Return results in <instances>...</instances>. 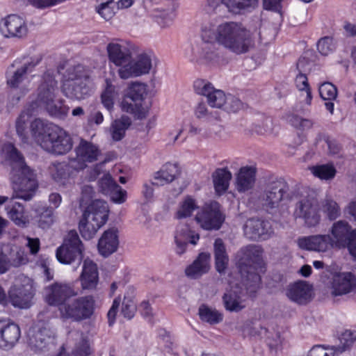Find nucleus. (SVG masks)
Wrapping results in <instances>:
<instances>
[{
	"label": "nucleus",
	"instance_id": "obj_1",
	"mask_svg": "<svg viewBox=\"0 0 356 356\" xmlns=\"http://www.w3.org/2000/svg\"><path fill=\"white\" fill-rule=\"evenodd\" d=\"M202 40L193 46L192 51L197 60L211 62L219 56L215 38L219 44L237 55L248 52L254 45V33L240 22H229L220 24L216 33L210 28L202 29Z\"/></svg>",
	"mask_w": 356,
	"mask_h": 356
},
{
	"label": "nucleus",
	"instance_id": "obj_2",
	"mask_svg": "<svg viewBox=\"0 0 356 356\" xmlns=\"http://www.w3.org/2000/svg\"><path fill=\"white\" fill-rule=\"evenodd\" d=\"M1 150L10 161V179L14 190L13 197L6 205V210L9 218L16 225L26 227L29 220L24 213V206L14 200L29 201L33 198L38 188L36 174L26 165L24 157L12 143L3 144Z\"/></svg>",
	"mask_w": 356,
	"mask_h": 356
},
{
	"label": "nucleus",
	"instance_id": "obj_3",
	"mask_svg": "<svg viewBox=\"0 0 356 356\" xmlns=\"http://www.w3.org/2000/svg\"><path fill=\"white\" fill-rule=\"evenodd\" d=\"M263 253V248L254 244L244 246L237 252L240 272L244 277V285L250 295L254 293L260 286L261 277L258 270L262 272L264 268Z\"/></svg>",
	"mask_w": 356,
	"mask_h": 356
},
{
	"label": "nucleus",
	"instance_id": "obj_4",
	"mask_svg": "<svg viewBox=\"0 0 356 356\" xmlns=\"http://www.w3.org/2000/svg\"><path fill=\"white\" fill-rule=\"evenodd\" d=\"M58 92V88L57 81L54 79V72L47 70L44 72L42 81L38 88L37 102L30 105L29 107L33 110L34 106L38 104L52 116L65 117L70 108L64 104L63 100L56 99Z\"/></svg>",
	"mask_w": 356,
	"mask_h": 356
},
{
	"label": "nucleus",
	"instance_id": "obj_5",
	"mask_svg": "<svg viewBox=\"0 0 356 356\" xmlns=\"http://www.w3.org/2000/svg\"><path fill=\"white\" fill-rule=\"evenodd\" d=\"M292 199L289 185L281 177L270 179L258 197L264 210L270 213L276 211L284 202Z\"/></svg>",
	"mask_w": 356,
	"mask_h": 356
},
{
	"label": "nucleus",
	"instance_id": "obj_6",
	"mask_svg": "<svg viewBox=\"0 0 356 356\" xmlns=\"http://www.w3.org/2000/svg\"><path fill=\"white\" fill-rule=\"evenodd\" d=\"M65 97L71 99L81 100L91 95L92 88L89 76L81 65H76L67 70L62 86Z\"/></svg>",
	"mask_w": 356,
	"mask_h": 356
},
{
	"label": "nucleus",
	"instance_id": "obj_7",
	"mask_svg": "<svg viewBox=\"0 0 356 356\" xmlns=\"http://www.w3.org/2000/svg\"><path fill=\"white\" fill-rule=\"evenodd\" d=\"M108 208L105 201L97 200L83 210L79 229L82 237L86 240L94 237L99 229L107 221Z\"/></svg>",
	"mask_w": 356,
	"mask_h": 356
},
{
	"label": "nucleus",
	"instance_id": "obj_8",
	"mask_svg": "<svg viewBox=\"0 0 356 356\" xmlns=\"http://www.w3.org/2000/svg\"><path fill=\"white\" fill-rule=\"evenodd\" d=\"M42 58L37 56L31 58V60H25L23 63L15 61L8 68L7 83L11 87L9 95L10 102L14 105L17 104L24 93V90L18 88L26 78V73L31 71L33 67L40 63Z\"/></svg>",
	"mask_w": 356,
	"mask_h": 356
},
{
	"label": "nucleus",
	"instance_id": "obj_9",
	"mask_svg": "<svg viewBox=\"0 0 356 356\" xmlns=\"http://www.w3.org/2000/svg\"><path fill=\"white\" fill-rule=\"evenodd\" d=\"M84 246L77 232L70 231L64 238L63 244L56 252L58 261L63 264H74L76 268L83 259Z\"/></svg>",
	"mask_w": 356,
	"mask_h": 356
},
{
	"label": "nucleus",
	"instance_id": "obj_10",
	"mask_svg": "<svg viewBox=\"0 0 356 356\" xmlns=\"http://www.w3.org/2000/svg\"><path fill=\"white\" fill-rule=\"evenodd\" d=\"M32 280L24 275L19 276L8 292V303L14 307L26 309L32 305L33 298Z\"/></svg>",
	"mask_w": 356,
	"mask_h": 356
},
{
	"label": "nucleus",
	"instance_id": "obj_11",
	"mask_svg": "<svg viewBox=\"0 0 356 356\" xmlns=\"http://www.w3.org/2000/svg\"><path fill=\"white\" fill-rule=\"evenodd\" d=\"M95 300L90 296L80 297L68 301L60 308L61 318L81 321L89 318L94 312Z\"/></svg>",
	"mask_w": 356,
	"mask_h": 356
},
{
	"label": "nucleus",
	"instance_id": "obj_12",
	"mask_svg": "<svg viewBox=\"0 0 356 356\" xmlns=\"http://www.w3.org/2000/svg\"><path fill=\"white\" fill-rule=\"evenodd\" d=\"M147 95V86L136 82L129 87V92L121 103L122 110L134 114L138 118H143L146 113V109L143 106V102Z\"/></svg>",
	"mask_w": 356,
	"mask_h": 356
},
{
	"label": "nucleus",
	"instance_id": "obj_13",
	"mask_svg": "<svg viewBox=\"0 0 356 356\" xmlns=\"http://www.w3.org/2000/svg\"><path fill=\"white\" fill-rule=\"evenodd\" d=\"M75 156L70 159V165L74 170L79 171L85 169L88 163L99 159L102 152L93 143L81 138L74 149Z\"/></svg>",
	"mask_w": 356,
	"mask_h": 356
},
{
	"label": "nucleus",
	"instance_id": "obj_14",
	"mask_svg": "<svg viewBox=\"0 0 356 356\" xmlns=\"http://www.w3.org/2000/svg\"><path fill=\"white\" fill-rule=\"evenodd\" d=\"M195 220L204 229L218 230L224 222L225 217L220 211V204L216 201H212L202 207L197 213Z\"/></svg>",
	"mask_w": 356,
	"mask_h": 356
},
{
	"label": "nucleus",
	"instance_id": "obj_15",
	"mask_svg": "<svg viewBox=\"0 0 356 356\" xmlns=\"http://www.w3.org/2000/svg\"><path fill=\"white\" fill-rule=\"evenodd\" d=\"M55 334L47 325H36L29 330L28 344L35 353L49 350L54 344Z\"/></svg>",
	"mask_w": 356,
	"mask_h": 356
},
{
	"label": "nucleus",
	"instance_id": "obj_16",
	"mask_svg": "<svg viewBox=\"0 0 356 356\" xmlns=\"http://www.w3.org/2000/svg\"><path fill=\"white\" fill-rule=\"evenodd\" d=\"M293 216L296 219H302L305 226L316 227L321 220L317 201L308 196L300 197L296 203Z\"/></svg>",
	"mask_w": 356,
	"mask_h": 356
},
{
	"label": "nucleus",
	"instance_id": "obj_17",
	"mask_svg": "<svg viewBox=\"0 0 356 356\" xmlns=\"http://www.w3.org/2000/svg\"><path fill=\"white\" fill-rule=\"evenodd\" d=\"M42 149L47 152L57 155L67 154L72 148V140L63 129L56 126Z\"/></svg>",
	"mask_w": 356,
	"mask_h": 356
},
{
	"label": "nucleus",
	"instance_id": "obj_18",
	"mask_svg": "<svg viewBox=\"0 0 356 356\" xmlns=\"http://www.w3.org/2000/svg\"><path fill=\"white\" fill-rule=\"evenodd\" d=\"M0 32L6 38H24L28 34L26 19L18 15H8L0 21Z\"/></svg>",
	"mask_w": 356,
	"mask_h": 356
},
{
	"label": "nucleus",
	"instance_id": "obj_19",
	"mask_svg": "<svg viewBox=\"0 0 356 356\" xmlns=\"http://www.w3.org/2000/svg\"><path fill=\"white\" fill-rule=\"evenodd\" d=\"M331 294L334 296L356 293V275L351 272H337L330 281Z\"/></svg>",
	"mask_w": 356,
	"mask_h": 356
},
{
	"label": "nucleus",
	"instance_id": "obj_20",
	"mask_svg": "<svg viewBox=\"0 0 356 356\" xmlns=\"http://www.w3.org/2000/svg\"><path fill=\"white\" fill-rule=\"evenodd\" d=\"M152 66L150 56L146 53H142L134 59L131 58L128 65L123 68H119L118 72L121 79H127L148 74Z\"/></svg>",
	"mask_w": 356,
	"mask_h": 356
},
{
	"label": "nucleus",
	"instance_id": "obj_21",
	"mask_svg": "<svg viewBox=\"0 0 356 356\" xmlns=\"http://www.w3.org/2000/svg\"><path fill=\"white\" fill-rule=\"evenodd\" d=\"M197 94L207 97L208 104L213 108H222L226 104L227 95L222 90L216 89L209 81L197 79L194 82Z\"/></svg>",
	"mask_w": 356,
	"mask_h": 356
},
{
	"label": "nucleus",
	"instance_id": "obj_22",
	"mask_svg": "<svg viewBox=\"0 0 356 356\" xmlns=\"http://www.w3.org/2000/svg\"><path fill=\"white\" fill-rule=\"evenodd\" d=\"M47 301L49 305L58 306L59 309L68 303V299L76 296L77 293L67 284L55 283L47 288Z\"/></svg>",
	"mask_w": 356,
	"mask_h": 356
},
{
	"label": "nucleus",
	"instance_id": "obj_23",
	"mask_svg": "<svg viewBox=\"0 0 356 356\" xmlns=\"http://www.w3.org/2000/svg\"><path fill=\"white\" fill-rule=\"evenodd\" d=\"M246 294L238 284L231 286L224 293L222 300L225 309L231 312H238L245 307Z\"/></svg>",
	"mask_w": 356,
	"mask_h": 356
},
{
	"label": "nucleus",
	"instance_id": "obj_24",
	"mask_svg": "<svg viewBox=\"0 0 356 356\" xmlns=\"http://www.w3.org/2000/svg\"><path fill=\"white\" fill-rule=\"evenodd\" d=\"M244 234L250 240L256 241L259 238L266 240L273 233L270 222L257 218H251L246 221Z\"/></svg>",
	"mask_w": 356,
	"mask_h": 356
},
{
	"label": "nucleus",
	"instance_id": "obj_25",
	"mask_svg": "<svg viewBox=\"0 0 356 356\" xmlns=\"http://www.w3.org/2000/svg\"><path fill=\"white\" fill-rule=\"evenodd\" d=\"M21 330L17 324L0 319V348L10 350L18 342Z\"/></svg>",
	"mask_w": 356,
	"mask_h": 356
},
{
	"label": "nucleus",
	"instance_id": "obj_26",
	"mask_svg": "<svg viewBox=\"0 0 356 356\" xmlns=\"http://www.w3.org/2000/svg\"><path fill=\"white\" fill-rule=\"evenodd\" d=\"M175 252L182 255L186 252L188 244L196 245L200 239L198 234L191 229L188 225H178L175 233Z\"/></svg>",
	"mask_w": 356,
	"mask_h": 356
},
{
	"label": "nucleus",
	"instance_id": "obj_27",
	"mask_svg": "<svg viewBox=\"0 0 356 356\" xmlns=\"http://www.w3.org/2000/svg\"><path fill=\"white\" fill-rule=\"evenodd\" d=\"M354 229L346 220L334 222L330 229L331 241L334 248H345Z\"/></svg>",
	"mask_w": 356,
	"mask_h": 356
},
{
	"label": "nucleus",
	"instance_id": "obj_28",
	"mask_svg": "<svg viewBox=\"0 0 356 356\" xmlns=\"http://www.w3.org/2000/svg\"><path fill=\"white\" fill-rule=\"evenodd\" d=\"M298 243L302 249L316 252H326L334 248L329 234H316L300 238Z\"/></svg>",
	"mask_w": 356,
	"mask_h": 356
},
{
	"label": "nucleus",
	"instance_id": "obj_29",
	"mask_svg": "<svg viewBox=\"0 0 356 356\" xmlns=\"http://www.w3.org/2000/svg\"><path fill=\"white\" fill-rule=\"evenodd\" d=\"M119 246V232L115 227L104 231L99 238L97 249L101 255L107 257L115 252Z\"/></svg>",
	"mask_w": 356,
	"mask_h": 356
},
{
	"label": "nucleus",
	"instance_id": "obj_30",
	"mask_svg": "<svg viewBox=\"0 0 356 356\" xmlns=\"http://www.w3.org/2000/svg\"><path fill=\"white\" fill-rule=\"evenodd\" d=\"M207 2L213 10L223 4L230 12L238 14L254 9L257 6L258 0H208Z\"/></svg>",
	"mask_w": 356,
	"mask_h": 356
},
{
	"label": "nucleus",
	"instance_id": "obj_31",
	"mask_svg": "<svg viewBox=\"0 0 356 356\" xmlns=\"http://www.w3.org/2000/svg\"><path fill=\"white\" fill-rule=\"evenodd\" d=\"M287 296L293 302L305 305L312 298V286L306 281H298L289 286Z\"/></svg>",
	"mask_w": 356,
	"mask_h": 356
},
{
	"label": "nucleus",
	"instance_id": "obj_32",
	"mask_svg": "<svg viewBox=\"0 0 356 356\" xmlns=\"http://www.w3.org/2000/svg\"><path fill=\"white\" fill-rule=\"evenodd\" d=\"M107 51L109 60L119 68L128 65L131 53L126 46L111 42L107 45Z\"/></svg>",
	"mask_w": 356,
	"mask_h": 356
},
{
	"label": "nucleus",
	"instance_id": "obj_33",
	"mask_svg": "<svg viewBox=\"0 0 356 356\" xmlns=\"http://www.w3.org/2000/svg\"><path fill=\"white\" fill-rule=\"evenodd\" d=\"M211 268V254L201 252L193 262L185 270L186 275L193 279H197L209 272Z\"/></svg>",
	"mask_w": 356,
	"mask_h": 356
},
{
	"label": "nucleus",
	"instance_id": "obj_34",
	"mask_svg": "<svg viewBox=\"0 0 356 356\" xmlns=\"http://www.w3.org/2000/svg\"><path fill=\"white\" fill-rule=\"evenodd\" d=\"M80 278L83 289L91 290L96 288L99 280L98 269L97 264L90 259L83 261Z\"/></svg>",
	"mask_w": 356,
	"mask_h": 356
},
{
	"label": "nucleus",
	"instance_id": "obj_35",
	"mask_svg": "<svg viewBox=\"0 0 356 356\" xmlns=\"http://www.w3.org/2000/svg\"><path fill=\"white\" fill-rule=\"evenodd\" d=\"M56 126L40 119H35L31 124V136L34 141L42 148L46 143L49 134Z\"/></svg>",
	"mask_w": 356,
	"mask_h": 356
},
{
	"label": "nucleus",
	"instance_id": "obj_36",
	"mask_svg": "<svg viewBox=\"0 0 356 356\" xmlns=\"http://www.w3.org/2000/svg\"><path fill=\"white\" fill-rule=\"evenodd\" d=\"M181 174V170L177 163H167L161 169L155 173L152 184L163 186L171 183Z\"/></svg>",
	"mask_w": 356,
	"mask_h": 356
},
{
	"label": "nucleus",
	"instance_id": "obj_37",
	"mask_svg": "<svg viewBox=\"0 0 356 356\" xmlns=\"http://www.w3.org/2000/svg\"><path fill=\"white\" fill-rule=\"evenodd\" d=\"M256 170L253 167H242L237 174L236 186L238 192L251 189L255 182Z\"/></svg>",
	"mask_w": 356,
	"mask_h": 356
},
{
	"label": "nucleus",
	"instance_id": "obj_38",
	"mask_svg": "<svg viewBox=\"0 0 356 356\" xmlns=\"http://www.w3.org/2000/svg\"><path fill=\"white\" fill-rule=\"evenodd\" d=\"M307 63V60L305 58H300L297 62V69L299 70L300 73L296 76L295 79V83L296 88L300 91L306 92V103L307 104H310L312 96L311 92V89L308 83L307 78L305 74H302L301 72L305 71L304 69L305 64Z\"/></svg>",
	"mask_w": 356,
	"mask_h": 356
},
{
	"label": "nucleus",
	"instance_id": "obj_39",
	"mask_svg": "<svg viewBox=\"0 0 356 356\" xmlns=\"http://www.w3.org/2000/svg\"><path fill=\"white\" fill-rule=\"evenodd\" d=\"M340 344L330 346L332 356H339L349 348L356 341V331L345 330L339 337Z\"/></svg>",
	"mask_w": 356,
	"mask_h": 356
},
{
	"label": "nucleus",
	"instance_id": "obj_40",
	"mask_svg": "<svg viewBox=\"0 0 356 356\" xmlns=\"http://www.w3.org/2000/svg\"><path fill=\"white\" fill-rule=\"evenodd\" d=\"M198 314L202 321L209 325H216L223 321V314L215 308L202 305L198 309Z\"/></svg>",
	"mask_w": 356,
	"mask_h": 356
},
{
	"label": "nucleus",
	"instance_id": "obj_41",
	"mask_svg": "<svg viewBox=\"0 0 356 356\" xmlns=\"http://www.w3.org/2000/svg\"><path fill=\"white\" fill-rule=\"evenodd\" d=\"M321 97L327 101L325 103V108L330 113L334 111V103L332 102L337 96V89L334 85L330 82L322 83L318 88Z\"/></svg>",
	"mask_w": 356,
	"mask_h": 356
},
{
	"label": "nucleus",
	"instance_id": "obj_42",
	"mask_svg": "<svg viewBox=\"0 0 356 356\" xmlns=\"http://www.w3.org/2000/svg\"><path fill=\"white\" fill-rule=\"evenodd\" d=\"M213 180L215 190L218 193L227 190L232 173L227 168H218L213 173Z\"/></svg>",
	"mask_w": 356,
	"mask_h": 356
},
{
	"label": "nucleus",
	"instance_id": "obj_43",
	"mask_svg": "<svg viewBox=\"0 0 356 356\" xmlns=\"http://www.w3.org/2000/svg\"><path fill=\"white\" fill-rule=\"evenodd\" d=\"M131 124V118L127 115H122L120 118L115 120L111 125L112 138L115 141L121 140L127 129Z\"/></svg>",
	"mask_w": 356,
	"mask_h": 356
},
{
	"label": "nucleus",
	"instance_id": "obj_44",
	"mask_svg": "<svg viewBox=\"0 0 356 356\" xmlns=\"http://www.w3.org/2000/svg\"><path fill=\"white\" fill-rule=\"evenodd\" d=\"M71 169L73 168L70 165V160L68 164L58 163H54L49 167L51 176L56 181L67 179L70 175Z\"/></svg>",
	"mask_w": 356,
	"mask_h": 356
},
{
	"label": "nucleus",
	"instance_id": "obj_45",
	"mask_svg": "<svg viewBox=\"0 0 356 356\" xmlns=\"http://www.w3.org/2000/svg\"><path fill=\"white\" fill-rule=\"evenodd\" d=\"M322 211L329 220H334L341 214V209L336 201L331 197H325L321 203Z\"/></svg>",
	"mask_w": 356,
	"mask_h": 356
},
{
	"label": "nucleus",
	"instance_id": "obj_46",
	"mask_svg": "<svg viewBox=\"0 0 356 356\" xmlns=\"http://www.w3.org/2000/svg\"><path fill=\"white\" fill-rule=\"evenodd\" d=\"M38 227L44 229L49 228L56 221V217L51 207H43L38 210Z\"/></svg>",
	"mask_w": 356,
	"mask_h": 356
},
{
	"label": "nucleus",
	"instance_id": "obj_47",
	"mask_svg": "<svg viewBox=\"0 0 356 356\" xmlns=\"http://www.w3.org/2000/svg\"><path fill=\"white\" fill-rule=\"evenodd\" d=\"M105 83V89L101 95L102 102L108 110H111L113 107L114 99L117 97L118 92L110 79H106Z\"/></svg>",
	"mask_w": 356,
	"mask_h": 356
},
{
	"label": "nucleus",
	"instance_id": "obj_48",
	"mask_svg": "<svg viewBox=\"0 0 356 356\" xmlns=\"http://www.w3.org/2000/svg\"><path fill=\"white\" fill-rule=\"evenodd\" d=\"M312 172L321 179L330 180L334 177L337 171L333 165H321L313 167Z\"/></svg>",
	"mask_w": 356,
	"mask_h": 356
},
{
	"label": "nucleus",
	"instance_id": "obj_49",
	"mask_svg": "<svg viewBox=\"0 0 356 356\" xmlns=\"http://www.w3.org/2000/svg\"><path fill=\"white\" fill-rule=\"evenodd\" d=\"M195 115L197 119L207 122L219 118L218 113L209 111L204 102H200L197 105L195 109Z\"/></svg>",
	"mask_w": 356,
	"mask_h": 356
},
{
	"label": "nucleus",
	"instance_id": "obj_50",
	"mask_svg": "<svg viewBox=\"0 0 356 356\" xmlns=\"http://www.w3.org/2000/svg\"><path fill=\"white\" fill-rule=\"evenodd\" d=\"M32 111L33 109L29 107L26 108L25 111L21 113L16 120V131L18 136H20L22 140L26 138L24 131L26 128L27 122L32 115Z\"/></svg>",
	"mask_w": 356,
	"mask_h": 356
},
{
	"label": "nucleus",
	"instance_id": "obj_51",
	"mask_svg": "<svg viewBox=\"0 0 356 356\" xmlns=\"http://www.w3.org/2000/svg\"><path fill=\"white\" fill-rule=\"evenodd\" d=\"M196 209L197 205L195 200L188 197L180 204L179 209L177 212V217L178 218L188 217Z\"/></svg>",
	"mask_w": 356,
	"mask_h": 356
},
{
	"label": "nucleus",
	"instance_id": "obj_52",
	"mask_svg": "<svg viewBox=\"0 0 356 356\" xmlns=\"http://www.w3.org/2000/svg\"><path fill=\"white\" fill-rule=\"evenodd\" d=\"M288 121L293 127L302 131L308 130L314 125V122L312 120L302 118L294 114L289 116Z\"/></svg>",
	"mask_w": 356,
	"mask_h": 356
},
{
	"label": "nucleus",
	"instance_id": "obj_53",
	"mask_svg": "<svg viewBox=\"0 0 356 356\" xmlns=\"http://www.w3.org/2000/svg\"><path fill=\"white\" fill-rule=\"evenodd\" d=\"M99 186L101 191L108 195L115 188H118V184L115 181L110 175H105L99 181Z\"/></svg>",
	"mask_w": 356,
	"mask_h": 356
},
{
	"label": "nucleus",
	"instance_id": "obj_54",
	"mask_svg": "<svg viewBox=\"0 0 356 356\" xmlns=\"http://www.w3.org/2000/svg\"><path fill=\"white\" fill-rule=\"evenodd\" d=\"M335 48L333 38L331 37H324L320 39L317 43L318 51L324 56L328 55L332 52Z\"/></svg>",
	"mask_w": 356,
	"mask_h": 356
},
{
	"label": "nucleus",
	"instance_id": "obj_55",
	"mask_svg": "<svg viewBox=\"0 0 356 356\" xmlns=\"http://www.w3.org/2000/svg\"><path fill=\"white\" fill-rule=\"evenodd\" d=\"M94 190L92 186L86 185L82 188L81 197L80 199V207L86 209L92 202L96 200L93 199Z\"/></svg>",
	"mask_w": 356,
	"mask_h": 356
},
{
	"label": "nucleus",
	"instance_id": "obj_56",
	"mask_svg": "<svg viewBox=\"0 0 356 356\" xmlns=\"http://www.w3.org/2000/svg\"><path fill=\"white\" fill-rule=\"evenodd\" d=\"M136 311V305L134 300L130 298L124 297L122 305L121 313L124 318L131 319L134 317Z\"/></svg>",
	"mask_w": 356,
	"mask_h": 356
},
{
	"label": "nucleus",
	"instance_id": "obj_57",
	"mask_svg": "<svg viewBox=\"0 0 356 356\" xmlns=\"http://www.w3.org/2000/svg\"><path fill=\"white\" fill-rule=\"evenodd\" d=\"M243 107V102L237 97L227 95L226 104L223 106V109L228 112H237Z\"/></svg>",
	"mask_w": 356,
	"mask_h": 356
},
{
	"label": "nucleus",
	"instance_id": "obj_58",
	"mask_svg": "<svg viewBox=\"0 0 356 356\" xmlns=\"http://www.w3.org/2000/svg\"><path fill=\"white\" fill-rule=\"evenodd\" d=\"M215 258L229 259L226 252L225 246L221 238H217L214 242Z\"/></svg>",
	"mask_w": 356,
	"mask_h": 356
},
{
	"label": "nucleus",
	"instance_id": "obj_59",
	"mask_svg": "<svg viewBox=\"0 0 356 356\" xmlns=\"http://www.w3.org/2000/svg\"><path fill=\"white\" fill-rule=\"evenodd\" d=\"M115 203L122 204L126 200L127 192L118 184V188H115L108 194Z\"/></svg>",
	"mask_w": 356,
	"mask_h": 356
},
{
	"label": "nucleus",
	"instance_id": "obj_60",
	"mask_svg": "<svg viewBox=\"0 0 356 356\" xmlns=\"http://www.w3.org/2000/svg\"><path fill=\"white\" fill-rule=\"evenodd\" d=\"M330 346H315L309 352L308 356H332Z\"/></svg>",
	"mask_w": 356,
	"mask_h": 356
},
{
	"label": "nucleus",
	"instance_id": "obj_61",
	"mask_svg": "<svg viewBox=\"0 0 356 356\" xmlns=\"http://www.w3.org/2000/svg\"><path fill=\"white\" fill-rule=\"evenodd\" d=\"M97 13L106 20L111 19L114 16V11L111 5H100L97 8Z\"/></svg>",
	"mask_w": 356,
	"mask_h": 356
},
{
	"label": "nucleus",
	"instance_id": "obj_62",
	"mask_svg": "<svg viewBox=\"0 0 356 356\" xmlns=\"http://www.w3.org/2000/svg\"><path fill=\"white\" fill-rule=\"evenodd\" d=\"M90 353L88 343L83 339L81 341L73 352L74 356H88Z\"/></svg>",
	"mask_w": 356,
	"mask_h": 356
},
{
	"label": "nucleus",
	"instance_id": "obj_63",
	"mask_svg": "<svg viewBox=\"0 0 356 356\" xmlns=\"http://www.w3.org/2000/svg\"><path fill=\"white\" fill-rule=\"evenodd\" d=\"M282 0H263L264 8L266 10L280 13Z\"/></svg>",
	"mask_w": 356,
	"mask_h": 356
},
{
	"label": "nucleus",
	"instance_id": "obj_64",
	"mask_svg": "<svg viewBox=\"0 0 356 356\" xmlns=\"http://www.w3.org/2000/svg\"><path fill=\"white\" fill-rule=\"evenodd\" d=\"M350 254L356 260V229L352 233L351 237L349 238L347 245Z\"/></svg>",
	"mask_w": 356,
	"mask_h": 356
}]
</instances>
